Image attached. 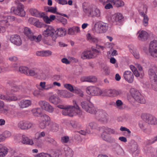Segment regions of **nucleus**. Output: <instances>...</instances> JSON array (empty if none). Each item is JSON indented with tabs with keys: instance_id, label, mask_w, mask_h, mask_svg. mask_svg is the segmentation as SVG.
I'll list each match as a JSON object with an SVG mask.
<instances>
[{
	"instance_id": "obj_56",
	"label": "nucleus",
	"mask_w": 157,
	"mask_h": 157,
	"mask_svg": "<svg viewBox=\"0 0 157 157\" xmlns=\"http://www.w3.org/2000/svg\"><path fill=\"white\" fill-rule=\"evenodd\" d=\"M37 157H52L49 154L44 152H42L38 154L36 156Z\"/></svg>"
},
{
	"instance_id": "obj_6",
	"label": "nucleus",
	"mask_w": 157,
	"mask_h": 157,
	"mask_svg": "<svg viewBox=\"0 0 157 157\" xmlns=\"http://www.w3.org/2000/svg\"><path fill=\"white\" fill-rule=\"evenodd\" d=\"M81 106L82 108L87 112L92 114H95L96 113L97 110L93 105L88 103L87 101H82L81 103Z\"/></svg>"
},
{
	"instance_id": "obj_21",
	"label": "nucleus",
	"mask_w": 157,
	"mask_h": 157,
	"mask_svg": "<svg viewBox=\"0 0 157 157\" xmlns=\"http://www.w3.org/2000/svg\"><path fill=\"white\" fill-rule=\"evenodd\" d=\"M109 94L111 97L121 96L124 94V92L122 89L111 90L109 91Z\"/></svg>"
},
{
	"instance_id": "obj_16",
	"label": "nucleus",
	"mask_w": 157,
	"mask_h": 157,
	"mask_svg": "<svg viewBox=\"0 0 157 157\" xmlns=\"http://www.w3.org/2000/svg\"><path fill=\"white\" fill-rule=\"evenodd\" d=\"M38 104L43 110L50 113H52L54 111L53 107L48 102L44 100H40Z\"/></svg>"
},
{
	"instance_id": "obj_60",
	"label": "nucleus",
	"mask_w": 157,
	"mask_h": 157,
	"mask_svg": "<svg viewBox=\"0 0 157 157\" xmlns=\"http://www.w3.org/2000/svg\"><path fill=\"white\" fill-rule=\"evenodd\" d=\"M58 22L61 23L63 25H65L67 24V20L62 17H60L58 20Z\"/></svg>"
},
{
	"instance_id": "obj_41",
	"label": "nucleus",
	"mask_w": 157,
	"mask_h": 157,
	"mask_svg": "<svg viewBox=\"0 0 157 157\" xmlns=\"http://www.w3.org/2000/svg\"><path fill=\"white\" fill-rule=\"evenodd\" d=\"M59 126L55 123H52L50 124L49 129L53 132H56L58 130Z\"/></svg>"
},
{
	"instance_id": "obj_40",
	"label": "nucleus",
	"mask_w": 157,
	"mask_h": 157,
	"mask_svg": "<svg viewBox=\"0 0 157 157\" xmlns=\"http://www.w3.org/2000/svg\"><path fill=\"white\" fill-rule=\"evenodd\" d=\"M86 37L87 40L90 42L95 44L98 43V40L97 38L91 36L90 33H88Z\"/></svg>"
},
{
	"instance_id": "obj_53",
	"label": "nucleus",
	"mask_w": 157,
	"mask_h": 157,
	"mask_svg": "<svg viewBox=\"0 0 157 157\" xmlns=\"http://www.w3.org/2000/svg\"><path fill=\"white\" fill-rule=\"evenodd\" d=\"M21 88V86L14 85L12 87L11 91L12 92H17L19 91Z\"/></svg>"
},
{
	"instance_id": "obj_37",
	"label": "nucleus",
	"mask_w": 157,
	"mask_h": 157,
	"mask_svg": "<svg viewBox=\"0 0 157 157\" xmlns=\"http://www.w3.org/2000/svg\"><path fill=\"white\" fill-rule=\"evenodd\" d=\"M140 15L143 18V24L145 26H147L148 25V21L149 20V18L148 16L144 12H140Z\"/></svg>"
},
{
	"instance_id": "obj_33",
	"label": "nucleus",
	"mask_w": 157,
	"mask_h": 157,
	"mask_svg": "<svg viewBox=\"0 0 157 157\" xmlns=\"http://www.w3.org/2000/svg\"><path fill=\"white\" fill-rule=\"evenodd\" d=\"M29 12L32 16L37 17H40L44 15V13H40L36 9L34 8L31 9Z\"/></svg>"
},
{
	"instance_id": "obj_55",
	"label": "nucleus",
	"mask_w": 157,
	"mask_h": 157,
	"mask_svg": "<svg viewBox=\"0 0 157 157\" xmlns=\"http://www.w3.org/2000/svg\"><path fill=\"white\" fill-rule=\"evenodd\" d=\"M89 126L92 129H96L98 127V124L95 122H92L89 123Z\"/></svg>"
},
{
	"instance_id": "obj_29",
	"label": "nucleus",
	"mask_w": 157,
	"mask_h": 157,
	"mask_svg": "<svg viewBox=\"0 0 157 157\" xmlns=\"http://www.w3.org/2000/svg\"><path fill=\"white\" fill-rule=\"evenodd\" d=\"M21 143L27 145H32L34 144L33 140L32 139H30L28 137L25 135H22L21 140Z\"/></svg>"
},
{
	"instance_id": "obj_7",
	"label": "nucleus",
	"mask_w": 157,
	"mask_h": 157,
	"mask_svg": "<svg viewBox=\"0 0 157 157\" xmlns=\"http://www.w3.org/2000/svg\"><path fill=\"white\" fill-rule=\"evenodd\" d=\"M109 28L108 24L104 22L96 24L94 26V30L98 33H105L107 31Z\"/></svg>"
},
{
	"instance_id": "obj_1",
	"label": "nucleus",
	"mask_w": 157,
	"mask_h": 157,
	"mask_svg": "<svg viewBox=\"0 0 157 157\" xmlns=\"http://www.w3.org/2000/svg\"><path fill=\"white\" fill-rule=\"evenodd\" d=\"M73 103L75 104L73 106L59 105L57 107L61 109H63L62 111L63 115L72 117L77 114H79L81 113V110L76 104V101H73Z\"/></svg>"
},
{
	"instance_id": "obj_4",
	"label": "nucleus",
	"mask_w": 157,
	"mask_h": 157,
	"mask_svg": "<svg viewBox=\"0 0 157 157\" xmlns=\"http://www.w3.org/2000/svg\"><path fill=\"white\" fill-rule=\"evenodd\" d=\"M130 93L132 97L138 102L141 104H145L146 103L145 98L139 91L134 88H132L130 90Z\"/></svg>"
},
{
	"instance_id": "obj_39",
	"label": "nucleus",
	"mask_w": 157,
	"mask_h": 157,
	"mask_svg": "<svg viewBox=\"0 0 157 157\" xmlns=\"http://www.w3.org/2000/svg\"><path fill=\"white\" fill-rule=\"evenodd\" d=\"M111 3L117 7H121L124 5V2L121 0H113Z\"/></svg>"
},
{
	"instance_id": "obj_27",
	"label": "nucleus",
	"mask_w": 157,
	"mask_h": 157,
	"mask_svg": "<svg viewBox=\"0 0 157 157\" xmlns=\"http://www.w3.org/2000/svg\"><path fill=\"white\" fill-rule=\"evenodd\" d=\"M0 99L4 100L7 102L16 101L18 100L16 96H6L2 94L0 95Z\"/></svg>"
},
{
	"instance_id": "obj_42",
	"label": "nucleus",
	"mask_w": 157,
	"mask_h": 157,
	"mask_svg": "<svg viewBox=\"0 0 157 157\" xmlns=\"http://www.w3.org/2000/svg\"><path fill=\"white\" fill-rule=\"evenodd\" d=\"M33 115L35 116L38 117L41 113V109L40 108H37L33 109L31 110Z\"/></svg>"
},
{
	"instance_id": "obj_43",
	"label": "nucleus",
	"mask_w": 157,
	"mask_h": 157,
	"mask_svg": "<svg viewBox=\"0 0 157 157\" xmlns=\"http://www.w3.org/2000/svg\"><path fill=\"white\" fill-rule=\"evenodd\" d=\"M8 149L5 147H2L0 148V156L3 157L7 154Z\"/></svg>"
},
{
	"instance_id": "obj_44",
	"label": "nucleus",
	"mask_w": 157,
	"mask_h": 157,
	"mask_svg": "<svg viewBox=\"0 0 157 157\" xmlns=\"http://www.w3.org/2000/svg\"><path fill=\"white\" fill-rule=\"evenodd\" d=\"M130 68L133 72V73L136 77H138L140 76V73L137 71L136 68L133 65H130L129 66Z\"/></svg>"
},
{
	"instance_id": "obj_17",
	"label": "nucleus",
	"mask_w": 157,
	"mask_h": 157,
	"mask_svg": "<svg viewBox=\"0 0 157 157\" xmlns=\"http://www.w3.org/2000/svg\"><path fill=\"white\" fill-rule=\"evenodd\" d=\"M43 35L45 37L57 36L56 34V30L53 27L49 26L43 32Z\"/></svg>"
},
{
	"instance_id": "obj_24",
	"label": "nucleus",
	"mask_w": 157,
	"mask_h": 157,
	"mask_svg": "<svg viewBox=\"0 0 157 157\" xmlns=\"http://www.w3.org/2000/svg\"><path fill=\"white\" fill-rule=\"evenodd\" d=\"M101 137L104 140L109 143H112L115 141V140L114 138L104 131L101 134Z\"/></svg>"
},
{
	"instance_id": "obj_20",
	"label": "nucleus",
	"mask_w": 157,
	"mask_h": 157,
	"mask_svg": "<svg viewBox=\"0 0 157 157\" xmlns=\"http://www.w3.org/2000/svg\"><path fill=\"white\" fill-rule=\"evenodd\" d=\"M10 40L11 43L17 46H20L22 44L20 37L17 35H12L10 36Z\"/></svg>"
},
{
	"instance_id": "obj_10",
	"label": "nucleus",
	"mask_w": 157,
	"mask_h": 157,
	"mask_svg": "<svg viewBox=\"0 0 157 157\" xmlns=\"http://www.w3.org/2000/svg\"><path fill=\"white\" fill-rule=\"evenodd\" d=\"M24 6L21 3H19L16 9L14 7H12L10 10L11 13L20 16L24 17L25 15V13L24 9Z\"/></svg>"
},
{
	"instance_id": "obj_38",
	"label": "nucleus",
	"mask_w": 157,
	"mask_h": 157,
	"mask_svg": "<svg viewBox=\"0 0 157 157\" xmlns=\"http://www.w3.org/2000/svg\"><path fill=\"white\" fill-rule=\"evenodd\" d=\"M49 100L50 102L55 105H56L60 102V99L54 95L50 97Z\"/></svg>"
},
{
	"instance_id": "obj_57",
	"label": "nucleus",
	"mask_w": 157,
	"mask_h": 157,
	"mask_svg": "<svg viewBox=\"0 0 157 157\" xmlns=\"http://www.w3.org/2000/svg\"><path fill=\"white\" fill-rule=\"evenodd\" d=\"M69 140V138L68 136H64L61 137V141L63 144L67 143Z\"/></svg>"
},
{
	"instance_id": "obj_52",
	"label": "nucleus",
	"mask_w": 157,
	"mask_h": 157,
	"mask_svg": "<svg viewBox=\"0 0 157 157\" xmlns=\"http://www.w3.org/2000/svg\"><path fill=\"white\" fill-rule=\"evenodd\" d=\"M2 134L5 140L6 138L10 137L11 135L10 132L8 131H5Z\"/></svg>"
},
{
	"instance_id": "obj_5",
	"label": "nucleus",
	"mask_w": 157,
	"mask_h": 157,
	"mask_svg": "<svg viewBox=\"0 0 157 157\" xmlns=\"http://www.w3.org/2000/svg\"><path fill=\"white\" fill-rule=\"evenodd\" d=\"M100 51L94 48H92L91 51H85L81 56V58L83 59L94 58L100 52Z\"/></svg>"
},
{
	"instance_id": "obj_26",
	"label": "nucleus",
	"mask_w": 157,
	"mask_h": 157,
	"mask_svg": "<svg viewBox=\"0 0 157 157\" xmlns=\"http://www.w3.org/2000/svg\"><path fill=\"white\" fill-rule=\"evenodd\" d=\"M156 70V67L154 66L149 69L148 75L150 81H153V80L157 79V76L155 72Z\"/></svg>"
},
{
	"instance_id": "obj_59",
	"label": "nucleus",
	"mask_w": 157,
	"mask_h": 157,
	"mask_svg": "<svg viewBox=\"0 0 157 157\" xmlns=\"http://www.w3.org/2000/svg\"><path fill=\"white\" fill-rule=\"evenodd\" d=\"M118 155H121V153L122 152L123 150L119 146H117L115 149L113 150Z\"/></svg>"
},
{
	"instance_id": "obj_12",
	"label": "nucleus",
	"mask_w": 157,
	"mask_h": 157,
	"mask_svg": "<svg viewBox=\"0 0 157 157\" xmlns=\"http://www.w3.org/2000/svg\"><path fill=\"white\" fill-rule=\"evenodd\" d=\"M49 69L48 68L43 71L36 68H33L28 69L27 75L31 76L41 75L43 73H46L48 72Z\"/></svg>"
},
{
	"instance_id": "obj_64",
	"label": "nucleus",
	"mask_w": 157,
	"mask_h": 157,
	"mask_svg": "<svg viewBox=\"0 0 157 157\" xmlns=\"http://www.w3.org/2000/svg\"><path fill=\"white\" fill-rule=\"evenodd\" d=\"M53 88V85H52V84H48L46 85V84L44 90H47L50 89H52Z\"/></svg>"
},
{
	"instance_id": "obj_50",
	"label": "nucleus",
	"mask_w": 157,
	"mask_h": 157,
	"mask_svg": "<svg viewBox=\"0 0 157 157\" xmlns=\"http://www.w3.org/2000/svg\"><path fill=\"white\" fill-rule=\"evenodd\" d=\"M150 81L152 89L155 91H157V79Z\"/></svg>"
},
{
	"instance_id": "obj_14",
	"label": "nucleus",
	"mask_w": 157,
	"mask_h": 157,
	"mask_svg": "<svg viewBox=\"0 0 157 157\" xmlns=\"http://www.w3.org/2000/svg\"><path fill=\"white\" fill-rule=\"evenodd\" d=\"M86 91L88 94L91 96L99 95L102 92L99 88L93 86L88 87L86 89Z\"/></svg>"
},
{
	"instance_id": "obj_23",
	"label": "nucleus",
	"mask_w": 157,
	"mask_h": 157,
	"mask_svg": "<svg viewBox=\"0 0 157 157\" xmlns=\"http://www.w3.org/2000/svg\"><path fill=\"white\" fill-rule=\"evenodd\" d=\"M8 106L5 105L4 102L0 100V114L7 115L9 112Z\"/></svg>"
},
{
	"instance_id": "obj_46",
	"label": "nucleus",
	"mask_w": 157,
	"mask_h": 157,
	"mask_svg": "<svg viewBox=\"0 0 157 157\" xmlns=\"http://www.w3.org/2000/svg\"><path fill=\"white\" fill-rule=\"evenodd\" d=\"M138 147V144L136 142L134 141L132 145V147L131 148V151L133 152V155L134 156V152L136 151L137 153L138 151H137Z\"/></svg>"
},
{
	"instance_id": "obj_22",
	"label": "nucleus",
	"mask_w": 157,
	"mask_h": 157,
	"mask_svg": "<svg viewBox=\"0 0 157 157\" xmlns=\"http://www.w3.org/2000/svg\"><path fill=\"white\" fill-rule=\"evenodd\" d=\"M97 116L98 117V119L101 121H107L108 118V115L104 111L100 110L97 111Z\"/></svg>"
},
{
	"instance_id": "obj_35",
	"label": "nucleus",
	"mask_w": 157,
	"mask_h": 157,
	"mask_svg": "<svg viewBox=\"0 0 157 157\" xmlns=\"http://www.w3.org/2000/svg\"><path fill=\"white\" fill-rule=\"evenodd\" d=\"M65 155L66 157H72L74 154V151L70 147H66L64 148Z\"/></svg>"
},
{
	"instance_id": "obj_61",
	"label": "nucleus",
	"mask_w": 157,
	"mask_h": 157,
	"mask_svg": "<svg viewBox=\"0 0 157 157\" xmlns=\"http://www.w3.org/2000/svg\"><path fill=\"white\" fill-rule=\"evenodd\" d=\"M52 78L53 81H58L62 79V77L59 75H55L52 76Z\"/></svg>"
},
{
	"instance_id": "obj_30",
	"label": "nucleus",
	"mask_w": 157,
	"mask_h": 157,
	"mask_svg": "<svg viewBox=\"0 0 157 157\" xmlns=\"http://www.w3.org/2000/svg\"><path fill=\"white\" fill-rule=\"evenodd\" d=\"M36 56L41 57H48L52 54V52L50 50L37 51L36 53Z\"/></svg>"
},
{
	"instance_id": "obj_25",
	"label": "nucleus",
	"mask_w": 157,
	"mask_h": 157,
	"mask_svg": "<svg viewBox=\"0 0 157 157\" xmlns=\"http://www.w3.org/2000/svg\"><path fill=\"white\" fill-rule=\"evenodd\" d=\"M138 38L139 40L145 41L146 40L148 37V34L146 31L143 30L139 31L138 32Z\"/></svg>"
},
{
	"instance_id": "obj_47",
	"label": "nucleus",
	"mask_w": 157,
	"mask_h": 157,
	"mask_svg": "<svg viewBox=\"0 0 157 157\" xmlns=\"http://www.w3.org/2000/svg\"><path fill=\"white\" fill-rule=\"evenodd\" d=\"M74 93L78 94L81 97H83V91L80 89L76 87L75 86L73 90Z\"/></svg>"
},
{
	"instance_id": "obj_54",
	"label": "nucleus",
	"mask_w": 157,
	"mask_h": 157,
	"mask_svg": "<svg viewBox=\"0 0 157 157\" xmlns=\"http://www.w3.org/2000/svg\"><path fill=\"white\" fill-rule=\"evenodd\" d=\"M64 86L66 89L69 90L71 92H73L74 87H73L71 84L66 83L64 84Z\"/></svg>"
},
{
	"instance_id": "obj_58",
	"label": "nucleus",
	"mask_w": 157,
	"mask_h": 157,
	"mask_svg": "<svg viewBox=\"0 0 157 157\" xmlns=\"http://www.w3.org/2000/svg\"><path fill=\"white\" fill-rule=\"evenodd\" d=\"M40 18H42L44 21L47 23H50V22L51 21V20L49 19L48 16H45L44 13L43 16L40 17Z\"/></svg>"
},
{
	"instance_id": "obj_32",
	"label": "nucleus",
	"mask_w": 157,
	"mask_h": 157,
	"mask_svg": "<svg viewBox=\"0 0 157 157\" xmlns=\"http://www.w3.org/2000/svg\"><path fill=\"white\" fill-rule=\"evenodd\" d=\"M51 38L44 41V43L48 45L52 46L56 43L57 36H51Z\"/></svg>"
},
{
	"instance_id": "obj_51",
	"label": "nucleus",
	"mask_w": 157,
	"mask_h": 157,
	"mask_svg": "<svg viewBox=\"0 0 157 157\" xmlns=\"http://www.w3.org/2000/svg\"><path fill=\"white\" fill-rule=\"evenodd\" d=\"M29 69L26 67L21 66L19 68V71L21 73H24L27 75Z\"/></svg>"
},
{
	"instance_id": "obj_62",
	"label": "nucleus",
	"mask_w": 157,
	"mask_h": 157,
	"mask_svg": "<svg viewBox=\"0 0 157 157\" xmlns=\"http://www.w3.org/2000/svg\"><path fill=\"white\" fill-rule=\"evenodd\" d=\"M47 11L50 12L52 13H55L56 12V7H48V10H47Z\"/></svg>"
},
{
	"instance_id": "obj_2",
	"label": "nucleus",
	"mask_w": 157,
	"mask_h": 157,
	"mask_svg": "<svg viewBox=\"0 0 157 157\" xmlns=\"http://www.w3.org/2000/svg\"><path fill=\"white\" fill-rule=\"evenodd\" d=\"M15 19V17L13 16L0 14V33L4 32L6 29L10 26V22L13 21Z\"/></svg>"
},
{
	"instance_id": "obj_49",
	"label": "nucleus",
	"mask_w": 157,
	"mask_h": 157,
	"mask_svg": "<svg viewBox=\"0 0 157 157\" xmlns=\"http://www.w3.org/2000/svg\"><path fill=\"white\" fill-rule=\"evenodd\" d=\"M45 135V133L43 131L41 132H37L35 134V138L37 140L42 137H44Z\"/></svg>"
},
{
	"instance_id": "obj_11",
	"label": "nucleus",
	"mask_w": 157,
	"mask_h": 157,
	"mask_svg": "<svg viewBox=\"0 0 157 157\" xmlns=\"http://www.w3.org/2000/svg\"><path fill=\"white\" fill-rule=\"evenodd\" d=\"M142 119L146 123L152 125L157 124V119L155 117L151 115L143 113L141 115Z\"/></svg>"
},
{
	"instance_id": "obj_13",
	"label": "nucleus",
	"mask_w": 157,
	"mask_h": 157,
	"mask_svg": "<svg viewBox=\"0 0 157 157\" xmlns=\"http://www.w3.org/2000/svg\"><path fill=\"white\" fill-rule=\"evenodd\" d=\"M149 51L151 56L157 57V40H154L150 42L149 46Z\"/></svg>"
},
{
	"instance_id": "obj_8",
	"label": "nucleus",
	"mask_w": 157,
	"mask_h": 157,
	"mask_svg": "<svg viewBox=\"0 0 157 157\" xmlns=\"http://www.w3.org/2000/svg\"><path fill=\"white\" fill-rule=\"evenodd\" d=\"M51 121L50 117L47 114H43L39 121V127L41 129H44L49 125Z\"/></svg>"
},
{
	"instance_id": "obj_19",
	"label": "nucleus",
	"mask_w": 157,
	"mask_h": 157,
	"mask_svg": "<svg viewBox=\"0 0 157 157\" xmlns=\"http://www.w3.org/2000/svg\"><path fill=\"white\" fill-rule=\"evenodd\" d=\"M133 74L131 71H125L123 74V77L125 80L129 83H132L134 81Z\"/></svg>"
},
{
	"instance_id": "obj_18",
	"label": "nucleus",
	"mask_w": 157,
	"mask_h": 157,
	"mask_svg": "<svg viewBox=\"0 0 157 157\" xmlns=\"http://www.w3.org/2000/svg\"><path fill=\"white\" fill-rule=\"evenodd\" d=\"M33 125L32 123L28 121H21L18 124V127L23 130L28 129L30 128Z\"/></svg>"
},
{
	"instance_id": "obj_36",
	"label": "nucleus",
	"mask_w": 157,
	"mask_h": 157,
	"mask_svg": "<svg viewBox=\"0 0 157 157\" xmlns=\"http://www.w3.org/2000/svg\"><path fill=\"white\" fill-rule=\"evenodd\" d=\"M66 34V31L64 28H60L56 31V34L57 35V38L59 36H65Z\"/></svg>"
},
{
	"instance_id": "obj_63",
	"label": "nucleus",
	"mask_w": 157,
	"mask_h": 157,
	"mask_svg": "<svg viewBox=\"0 0 157 157\" xmlns=\"http://www.w3.org/2000/svg\"><path fill=\"white\" fill-rule=\"evenodd\" d=\"M34 25L37 28H41L43 26L44 24L43 23L40 22L39 20H37Z\"/></svg>"
},
{
	"instance_id": "obj_3",
	"label": "nucleus",
	"mask_w": 157,
	"mask_h": 157,
	"mask_svg": "<svg viewBox=\"0 0 157 157\" xmlns=\"http://www.w3.org/2000/svg\"><path fill=\"white\" fill-rule=\"evenodd\" d=\"M83 11L86 15L92 17H99L100 16V10L97 8H94L91 6L83 8Z\"/></svg>"
},
{
	"instance_id": "obj_28",
	"label": "nucleus",
	"mask_w": 157,
	"mask_h": 157,
	"mask_svg": "<svg viewBox=\"0 0 157 157\" xmlns=\"http://www.w3.org/2000/svg\"><path fill=\"white\" fill-rule=\"evenodd\" d=\"M32 103V101L29 100H23L18 103L20 107L21 108H26L30 105Z\"/></svg>"
},
{
	"instance_id": "obj_31",
	"label": "nucleus",
	"mask_w": 157,
	"mask_h": 157,
	"mask_svg": "<svg viewBox=\"0 0 157 157\" xmlns=\"http://www.w3.org/2000/svg\"><path fill=\"white\" fill-rule=\"evenodd\" d=\"M59 95L61 97L65 98H69L73 96L72 93L67 90H62L59 92Z\"/></svg>"
},
{
	"instance_id": "obj_15",
	"label": "nucleus",
	"mask_w": 157,
	"mask_h": 157,
	"mask_svg": "<svg viewBox=\"0 0 157 157\" xmlns=\"http://www.w3.org/2000/svg\"><path fill=\"white\" fill-rule=\"evenodd\" d=\"M124 17L123 15L120 13H115L112 16L111 21L114 25H120L123 21Z\"/></svg>"
},
{
	"instance_id": "obj_45",
	"label": "nucleus",
	"mask_w": 157,
	"mask_h": 157,
	"mask_svg": "<svg viewBox=\"0 0 157 157\" xmlns=\"http://www.w3.org/2000/svg\"><path fill=\"white\" fill-rule=\"evenodd\" d=\"M102 128L103 131L104 132H106L109 135L114 134L115 133V131L113 129L105 127H103Z\"/></svg>"
},
{
	"instance_id": "obj_9",
	"label": "nucleus",
	"mask_w": 157,
	"mask_h": 157,
	"mask_svg": "<svg viewBox=\"0 0 157 157\" xmlns=\"http://www.w3.org/2000/svg\"><path fill=\"white\" fill-rule=\"evenodd\" d=\"M24 34L31 40L36 42L40 41L42 39L41 35H39L37 36L33 35V33L31 29L29 28L25 27L24 31Z\"/></svg>"
},
{
	"instance_id": "obj_34",
	"label": "nucleus",
	"mask_w": 157,
	"mask_h": 157,
	"mask_svg": "<svg viewBox=\"0 0 157 157\" xmlns=\"http://www.w3.org/2000/svg\"><path fill=\"white\" fill-rule=\"evenodd\" d=\"M80 32L79 27L77 26L68 29V34L71 35H75Z\"/></svg>"
},
{
	"instance_id": "obj_48",
	"label": "nucleus",
	"mask_w": 157,
	"mask_h": 157,
	"mask_svg": "<svg viewBox=\"0 0 157 157\" xmlns=\"http://www.w3.org/2000/svg\"><path fill=\"white\" fill-rule=\"evenodd\" d=\"M123 105V103L121 100H118L116 102L114 105L115 106L119 109H122L123 107H122Z\"/></svg>"
}]
</instances>
